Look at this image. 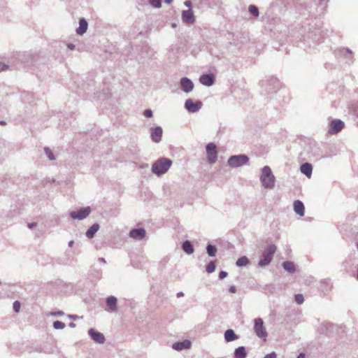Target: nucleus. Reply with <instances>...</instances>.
Listing matches in <instances>:
<instances>
[{"label":"nucleus","instance_id":"11","mask_svg":"<svg viewBox=\"0 0 358 358\" xmlns=\"http://www.w3.org/2000/svg\"><path fill=\"white\" fill-rule=\"evenodd\" d=\"M129 236L131 238L136 240L143 239L145 236V230L144 229H134L130 231Z\"/></svg>","mask_w":358,"mask_h":358},{"label":"nucleus","instance_id":"5","mask_svg":"<svg viewBox=\"0 0 358 358\" xmlns=\"http://www.w3.org/2000/svg\"><path fill=\"white\" fill-rule=\"evenodd\" d=\"M275 245H269L263 253V259L260 260L259 262V266H264L266 265H268L271 262L273 255L275 253Z\"/></svg>","mask_w":358,"mask_h":358},{"label":"nucleus","instance_id":"8","mask_svg":"<svg viewBox=\"0 0 358 358\" xmlns=\"http://www.w3.org/2000/svg\"><path fill=\"white\" fill-rule=\"evenodd\" d=\"M344 127V123L340 120H333L330 122L329 133L330 134H336L341 131Z\"/></svg>","mask_w":358,"mask_h":358},{"label":"nucleus","instance_id":"14","mask_svg":"<svg viewBox=\"0 0 358 358\" xmlns=\"http://www.w3.org/2000/svg\"><path fill=\"white\" fill-rule=\"evenodd\" d=\"M162 136V129L159 127L153 128L151 131V137L153 141L158 143L161 141Z\"/></svg>","mask_w":358,"mask_h":358},{"label":"nucleus","instance_id":"37","mask_svg":"<svg viewBox=\"0 0 358 358\" xmlns=\"http://www.w3.org/2000/svg\"><path fill=\"white\" fill-rule=\"evenodd\" d=\"M8 69V66L0 62V72L4 70H6Z\"/></svg>","mask_w":358,"mask_h":358},{"label":"nucleus","instance_id":"12","mask_svg":"<svg viewBox=\"0 0 358 358\" xmlns=\"http://www.w3.org/2000/svg\"><path fill=\"white\" fill-rule=\"evenodd\" d=\"M201 83L206 86H210L213 84L215 77L213 74H204L200 77Z\"/></svg>","mask_w":358,"mask_h":358},{"label":"nucleus","instance_id":"4","mask_svg":"<svg viewBox=\"0 0 358 358\" xmlns=\"http://www.w3.org/2000/svg\"><path fill=\"white\" fill-rule=\"evenodd\" d=\"M206 157L209 164H214L217 159V150L216 145L210 143L206 145Z\"/></svg>","mask_w":358,"mask_h":358},{"label":"nucleus","instance_id":"10","mask_svg":"<svg viewBox=\"0 0 358 358\" xmlns=\"http://www.w3.org/2000/svg\"><path fill=\"white\" fill-rule=\"evenodd\" d=\"M89 335L92 337V338L98 343H103L105 341V337L104 336L99 332L95 331L93 329H91L88 331Z\"/></svg>","mask_w":358,"mask_h":358},{"label":"nucleus","instance_id":"44","mask_svg":"<svg viewBox=\"0 0 358 358\" xmlns=\"http://www.w3.org/2000/svg\"><path fill=\"white\" fill-rule=\"evenodd\" d=\"M72 244H73V241H71V242L69 243V245H71Z\"/></svg>","mask_w":358,"mask_h":358},{"label":"nucleus","instance_id":"2","mask_svg":"<svg viewBox=\"0 0 358 358\" xmlns=\"http://www.w3.org/2000/svg\"><path fill=\"white\" fill-rule=\"evenodd\" d=\"M171 160L166 158H161L152 165V171L154 173L159 176L165 173L171 166Z\"/></svg>","mask_w":358,"mask_h":358},{"label":"nucleus","instance_id":"35","mask_svg":"<svg viewBox=\"0 0 358 358\" xmlns=\"http://www.w3.org/2000/svg\"><path fill=\"white\" fill-rule=\"evenodd\" d=\"M144 115L146 117H151L152 116V112L151 110H145L144 111Z\"/></svg>","mask_w":358,"mask_h":358},{"label":"nucleus","instance_id":"17","mask_svg":"<svg viewBox=\"0 0 358 358\" xmlns=\"http://www.w3.org/2000/svg\"><path fill=\"white\" fill-rule=\"evenodd\" d=\"M182 20L187 24H192L194 21L193 13L190 10H184L182 12Z\"/></svg>","mask_w":358,"mask_h":358},{"label":"nucleus","instance_id":"43","mask_svg":"<svg viewBox=\"0 0 358 358\" xmlns=\"http://www.w3.org/2000/svg\"><path fill=\"white\" fill-rule=\"evenodd\" d=\"M0 124H1V125H4V124H5V122H0Z\"/></svg>","mask_w":358,"mask_h":358},{"label":"nucleus","instance_id":"20","mask_svg":"<svg viewBox=\"0 0 358 358\" xmlns=\"http://www.w3.org/2000/svg\"><path fill=\"white\" fill-rule=\"evenodd\" d=\"M99 229L98 224H94L86 232V236L88 238H93L94 235L97 232Z\"/></svg>","mask_w":358,"mask_h":358},{"label":"nucleus","instance_id":"1","mask_svg":"<svg viewBox=\"0 0 358 358\" xmlns=\"http://www.w3.org/2000/svg\"><path fill=\"white\" fill-rule=\"evenodd\" d=\"M260 180L266 189H273L275 186V177L269 166H265L262 171Z\"/></svg>","mask_w":358,"mask_h":358},{"label":"nucleus","instance_id":"13","mask_svg":"<svg viewBox=\"0 0 358 358\" xmlns=\"http://www.w3.org/2000/svg\"><path fill=\"white\" fill-rule=\"evenodd\" d=\"M180 85H181L182 89L185 92H189L190 91L192 90V89L194 87V85H193L192 82L187 78H183L181 79Z\"/></svg>","mask_w":358,"mask_h":358},{"label":"nucleus","instance_id":"32","mask_svg":"<svg viewBox=\"0 0 358 358\" xmlns=\"http://www.w3.org/2000/svg\"><path fill=\"white\" fill-rule=\"evenodd\" d=\"M295 300L299 304H301L304 301L303 295L300 294L295 295Z\"/></svg>","mask_w":358,"mask_h":358},{"label":"nucleus","instance_id":"16","mask_svg":"<svg viewBox=\"0 0 358 358\" xmlns=\"http://www.w3.org/2000/svg\"><path fill=\"white\" fill-rule=\"evenodd\" d=\"M294 210L299 215H304L305 208L303 203L301 201L296 200L294 202Z\"/></svg>","mask_w":358,"mask_h":358},{"label":"nucleus","instance_id":"18","mask_svg":"<svg viewBox=\"0 0 358 358\" xmlns=\"http://www.w3.org/2000/svg\"><path fill=\"white\" fill-rule=\"evenodd\" d=\"M301 171L307 177L310 178L313 171V167L310 164L305 163L301 166Z\"/></svg>","mask_w":358,"mask_h":358},{"label":"nucleus","instance_id":"30","mask_svg":"<svg viewBox=\"0 0 358 358\" xmlns=\"http://www.w3.org/2000/svg\"><path fill=\"white\" fill-rule=\"evenodd\" d=\"M53 327H54L55 329H64L65 327V324L62 322L55 321L53 323Z\"/></svg>","mask_w":358,"mask_h":358},{"label":"nucleus","instance_id":"34","mask_svg":"<svg viewBox=\"0 0 358 358\" xmlns=\"http://www.w3.org/2000/svg\"><path fill=\"white\" fill-rule=\"evenodd\" d=\"M21 305L20 303L17 301H15L13 303V309L16 313H18L20 311Z\"/></svg>","mask_w":358,"mask_h":358},{"label":"nucleus","instance_id":"24","mask_svg":"<svg viewBox=\"0 0 358 358\" xmlns=\"http://www.w3.org/2000/svg\"><path fill=\"white\" fill-rule=\"evenodd\" d=\"M283 268L290 273H293L296 270L294 264L289 261L283 263Z\"/></svg>","mask_w":358,"mask_h":358},{"label":"nucleus","instance_id":"36","mask_svg":"<svg viewBox=\"0 0 358 358\" xmlns=\"http://www.w3.org/2000/svg\"><path fill=\"white\" fill-rule=\"evenodd\" d=\"M264 358H276V354L275 352H271L266 355Z\"/></svg>","mask_w":358,"mask_h":358},{"label":"nucleus","instance_id":"15","mask_svg":"<svg viewBox=\"0 0 358 358\" xmlns=\"http://www.w3.org/2000/svg\"><path fill=\"white\" fill-rule=\"evenodd\" d=\"M191 347V342L189 340H185L182 342H178L173 345V348L176 350L189 349Z\"/></svg>","mask_w":358,"mask_h":358},{"label":"nucleus","instance_id":"33","mask_svg":"<svg viewBox=\"0 0 358 358\" xmlns=\"http://www.w3.org/2000/svg\"><path fill=\"white\" fill-rule=\"evenodd\" d=\"M45 152L50 160H53L55 159L53 154L51 152L50 148H45Z\"/></svg>","mask_w":358,"mask_h":358},{"label":"nucleus","instance_id":"3","mask_svg":"<svg viewBox=\"0 0 358 358\" xmlns=\"http://www.w3.org/2000/svg\"><path fill=\"white\" fill-rule=\"evenodd\" d=\"M254 330L259 338H262L264 341L266 340L268 336L267 331L264 326L263 320L261 318H256L255 320Z\"/></svg>","mask_w":358,"mask_h":358},{"label":"nucleus","instance_id":"26","mask_svg":"<svg viewBox=\"0 0 358 358\" xmlns=\"http://www.w3.org/2000/svg\"><path fill=\"white\" fill-rule=\"evenodd\" d=\"M217 252V249L215 246L209 244L207 246V252L209 256L213 257L215 255V253Z\"/></svg>","mask_w":358,"mask_h":358},{"label":"nucleus","instance_id":"21","mask_svg":"<svg viewBox=\"0 0 358 358\" xmlns=\"http://www.w3.org/2000/svg\"><path fill=\"white\" fill-rule=\"evenodd\" d=\"M106 303L111 310H117V299L114 296H110L106 299Z\"/></svg>","mask_w":358,"mask_h":358},{"label":"nucleus","instance_id":"28","mask_svg":"<svg viewBox=\"0 0 358 358\" xmlns=\"http://www.w3.org/2000/svg\"><path fill=\"white\" fill-rule=\"evenodd\" d=\"M215 269V262L211 261L207 266H206V271L208 273H210L213 272Z\"/></svg>","mask_w":358,"mask_h":358},{"label":"nucleus","instance_id":"38","mask_svg":"<svg viewBox=\"0 0 358 358\" xmlns=\"http://www.w3.org/2000/svg\"><path fill=\"white\" fill-rule=\"evenodd\" d=\"M229 291L231 293L234 294V293L236 292V287L234 286H231V287H229Z\"/></svg>","mask_w":358,"mask_h":358},{"label":"nucleus","instance_id":"31","mask_svg":"<svg viewBox=\"0 0 358 358\" xmlns=\"http://www.w3.org/2000/svg\"><path fill=\"white\" fill-rule=\"evenodd\" d=\"M162 0H149L150 3L155 8H160L162 6Z\"/></svg>","mask_w":358,"mask_h":358},{"label":"nucleus","instance_id":"40","mask_svg":"<svg viewBox=\"0 0 358 358\" xmlns=\"http://www.w3.org/2000/svg\"><path fill=\"white\" fill-rule=\"evenodd\" d=\"M297 358H305V354L304 353H300Z\"/></svg>","mask_w":358,"mask_h":358},{"label":"nucleus","instance_id":"23","mask_svg":"<svg viewBox=\"0 0 358 358\" xmlns=\"http://www.w3.org/2000/svg\"><path fill=\"white\" fill-rule=\"evenodd\" d=\"M183 250L187 254H192L194 252V248L189 241H186L182 244Z\"/></svg>","mask_w":358,"mask_h":358},{"label":"nucleus","instance_id":"6","mask_svg":"<svg viewBox=\"0 0 358 358\" xmlns=\"http://www.w3.org/2000/svg\"><path fill=\"white\" fill-rule=\"evenodd\" d=\"M248 157L245 155L231 157L228 160V164L231 167H238L245 164L248 162Z\"/></svg>","mask_w":358,"mask_h":358},{"label":"nucleus","instance_id":"41","mask_svg":"<svg viewBox=\"0 0 358 358\" xmlns=\"http://www.w3.org/2000/svg\"><path fill=\"white\" fill-rule=\"evenodd\" d=\"M36 223H31V224H29V228H32V227H34V226H36Z\"/></svg>","mask_w":358,"mask_h":358},{"label":"nucleus","instance_id":"9","mask_svg":"<svg viewBox=\"0 0 358 358\" xmlns=\"http://www.w3.org/2000/svg\"><path fill=\"white\" fill-rule=\"evenodd\" d=\"M202 106V103L201 101L194 102L192 99H187L185 101V108L190 113H195L198 111Z\"/></svg>","mask_w":358,"mask_h":358},{"label":"nucleus","instance_id":"25","mask_svg":"<svg viewBox=\"0 0 358 358\" xmlns=\"http://www.w3.org/2000/svg\"><path fill=\"white\" fill-rule=\"evenodd\" d=\"M235 358H245L246 356L245 350L243 347L238 348L234 352Z\"/></svg>","mask_w":358,"mask_h":358},{"label":"nucleus","instance_id":"39","mask_svg":"<svg viewBox=\"0 0 358 358\" xmlns=\"http://www.w3.org/2000/svg\"><path fill=\"white\" fill-rule=\"evenodd\" d=\"M219 278H220V279H223V278H224V271H220V273H219Z\"/></svg>","mask_w":358,"mask_h":358},{"label":"nucleus","instance_id":"27","mask_svg":"<svg viewBox=\"0 0 358 358\" xmlns=\"http://www.w3.org/2000/svg\"><path fill=\"white\" fill-rule=\"evenodd\" d=\"M248 264V259L246 257H242L239 258L236 262V264L238 266H245Z\"/></svg>","mask_w":358,"mask_h":358},{"label":"nucleus","instance_id":"22","mask_svg":"<svg viewBox=\"0 0 358 358\" xmlns=\"http://www.w3.org/2000/svg\"><path fill=\"white\" fill-rule=\"evenodd\" d=\"M238 338L234 331L232 329L225 331V341L230 342L235 341Z\"/></svg>","mask_w":358,"mask_h":358},{"label":"nucleus","instance_id":"29","mask_svg":"<svg viewBox=\"0 0 358 358\" xmlns=\"http://www.w3.org/2000/svg\"><path fill=\"white\" fill-rule=\"evenodd\" d=\"M249 11L254 16L257 17V16L259 15L258 8L255 6H252V5L250 6H249Z\"/></svg>","mask_w":358,"mask_h":358},{"label":"nucleus","instance_id":"19","mask_svg":"<svg viewBox=\"0 0 358 358\" xmlns=\"http://www.w3.org/2000/svg\"><path fill=\"white\" fill-rule=\"evenodd\" d=\"M87 29V22L84 19H80L79 22V27L77 29V34L82 35L86 32Z\"/></svg>","mask_w":358,"mask_h":358},{"label":"nucleus","instance_id":"42","mask_svg":"<svg viewBox=\"0 0 358 358\" xmlns=\"http://www.w3.org/2000/svg\"><path fill=\"white\" fill-rule=\"evenodd\" d=\"M172 1H173V0H165V2H166V3H169H169H171L172 2Z\"/></svg>","mask_w":358,"mask_h":358},{"label":"nucleus","instance_id":"7","mask_svg":"<svg viewBox=\"0 0 358 358\" xmlns=\"http://www.w3.org/2000/svg\"><path fill=\"white\" fill-rule=\"evenodd\" d=\"M91 212L90 207H86L80 209L78 211L71 212L70 215L74 220H83L87 217Z\"/></svg>","mask_w":358,"mask_h":358}]
</instances>
